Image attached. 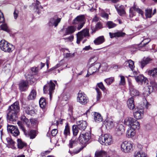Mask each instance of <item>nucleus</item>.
Here are the masks:
<instances>
[{"label":"nucleus","instance_id":"1","mask_svg":"<svg viewBox=\"0 0 157 157\" xmlns=\"http://www.w3.org/2000/svg\"><path fill=\"white\" fill-rule=\"evenodd\" d=\"M20 107L19 103L16 101L9 106L7 115L8 121L10 122L16 121L17 120V113L19 112Z\"/></svg>","mask_w":157,"mask_h":157},{"label":"nucleus","instance_id":"2","mask_svg":"<svg viewBox=\"0 0 157 157\" xmlns=\"http://www.w3.org/2000/svg\"><path fill=\"white\" fill-rule=\"evenodd\" d=\"M14 46L3 40L0 42V48L4 52L10 53L14 49Z\"/></svg>","mask_w":157,"mask_h":157},{"label":"nucleus","instance_id":"3","mask_svg":"<svg viewBox=\"0 0 157 157\" xmlns=\"http://www.w3.org/2000/svg\"><path fill=\"white\" fill-rule=\"evenodd\" d=\"M56 84H57V81L56 80H51L47 82V84L44 85V87L43 90L44 93L47 91L48 88L50 99L52 98V94L54 92L55 89Z\"/></svg>","mask_w":157,"mask_h":157},{"label":"nucleus","instance_id":"4","mask_svg":"<svg viewBox=\"0 0 157 157\" xmlns=\"http://www.w3.org/2000/svg\"><path fill=\"white\" fill-rule=\"evenodd\" d=\"M91 135L90 132H86L84 134H81L79 137V140L81 144L85 147L88 144L89 140L91 138Z\"/></svg>","mask_w":157,"mask_h":157},{"label":"nucleus","instance_id":"5","mask_svg":"<svg viewBox=\"0 0 157 157\" xmlns=\"http://www.w3.org/2000/svg\"><path fill=\"white\" fill-rule=\"evenodd\" d=\"M98 141L102 144L109 145L113 143L112 136L109 134H105L100 136L98 139Z\"/></svg>","mask_w":157,"mask_h":157},{"label":"nucleus","instance_id":"6","mask_svg":"<svg viewBox=\"0 0 157 157\" xmlns=\"http://www.w3.org/2000/svg\"><path fill=\"white\" fill-rule=\"evenodd\" d=\"M85 17L84 15H80L77 16L73 21L74 24H78L77 28L78 30L82 28L85 23Z\"/></svg>","mask_w":157,"mask_h":157},{"label":"nucleus","instance_id":"7","mask_svg":"<svg viewBox=\"0 0 157 157\" xmlns=\"http://www.w3.org/2000/svg\"><path fill=\"white\" fill-rule=\"evenodd\" d=\"M124 124L129 127V128H137L139 127L140 124L137 120L132 117H128L124 120Z\"/></svg>","mask_w":157,"mask_h":157},{"label":"nucleus","instance_id":"8","mask_svg":"<svg viewBox=\"0 0 157 157\" xmlns=\"http://www.w3.org/2000/svg\"><path fill=\"white\" fill-rule=\"evenodd\" d=\"M89 36V30L87 29H83L82 31L78 32L76 34L77 43L79 44L84 37Z\"/></svg>","mask_w":157,"mask_h":157},{"label":"nucleus","instance_id":"9","mask_svg":"<svg viewBox=\"0 0 157 157\" xmlns=\"http://www.w3.org/2000/svg\"><path fill=\"white\" fill-rule=\"evenodd\" d=\"M101 67L100 63H95L91 64V65L90 67L88 70L87 74L86 77H88L90 75L99 71V69Z\"/></svg>","mask_w":157,"mask_h":157},{"label":"nucleus","instance_id":"10","mask_svg":"<svg viewBox=\"0 0 157 157\" xmlns=\"http://www.w3.org/2000/svg\"><path fill=\"white\" fill-rule=\"evenodd\" d=\"M77 101L82 105H85L88 101L86 95L83 92L79 91L77 97Z\"/></svg>","mask_w":157,"mask_h":157},{"label":"nucleus","instance_id":"11","mask_svg":"<svg viewBox=\"0 0 157 157\" xmlns=\"http://www.w3.org/2000/svg\"><path fill=\"white\" fill-rule=\"evenodd\" d=\"M61 20V18L58 17V15H55L51 17L49 20L48 25L49 26L56 27Z\"/></svg>","mask_w":157,"mask_h":157},{"label":"nucleus","instance_id":"12","mask_svg":"<svg viewBox=\"0 0 157 157\" xmlns=\"http://www.w3.org/2000/svg\"><path fill=\"white\" fill-rule=\"evenodd\" d=\"M132 144L129 141H125L122 143L121 145V150L124 152H128L132 148Z\"/></svg>","mask_w":157,"mask_h":157},{"label":"nucleus","instance_id":"13","mask_svg":"<svg viewBox=\"0 0 157 157\" xmlns=\"http://www.w3.org/2000/svg\"><path fill=\"white\" fill-rule=\"evenodd\" d=\"M143 110L142 109H135L133 114L134 117L137 119H140L143 117Z\"/></svg>","mask_w":157,"mask_h":157},{"label":"nucleus","instance_id":"14","mask_svg":"<svg viewBox=\"0 0 157 157\" xmlns=\"http://www.w3.org/2000/svg\"><path fill=\"white\" fill-rule=\"evenodd\" d=\"M70 134V128L68 125L67 124L65 126L63 134L62 136V141L64 142L67 139V137L69 136Z\"/></svg>","mask_w":157,"mask_h":157},{"label":"nucleus","instance_id":"15","mask_svg":"<svg viewBox=\"0 0 157 157\" xmlns=\"http://www.w3.org/2000/svg\"><path fill=\"white\" fill-rule=\"evenodd\" d=\"M104 124L107 129H110L113 127L115 123L110 118H107L104 121Z\"/></svg>","mask_w":157,"mask_h":157},{"label":"nucleus","instance_id":"16","mask_svg":"<svg viewBox=\"0 0 157 157\" xmlns=\"http://www.w3.org/2000/svg\"><path fill=\"white\" fill-rule=\"evenodd\" d=\"M78 128L81 130H84L87 126V123L86 121H77V125Z\"/></svg>","mask_w":157,"mask_h":157},{"label":"nucleus","instance_id":"17","mask_svg":"<svg viewBox=\"0 0 157 157\" xmlns=\"http://www.w3.org/2000/svg\"><path fill=\"white\" fill-rule=\"evenodd\" d=\"M134 11H136L139 14H140L142 16H143V12L140 9L137 7L136 6H134L130 9L129 10V12L130 13V16H131V15H132V17H133L135 15L133 12Z\"/></svg>","mask_w":157,"mask_h":157},{"label":"nucleus","instance_id":"18","mask_svg":"<svg viewBox=\"0 0 157 157\" xmlns=\"http://www.w3.org/2000/svg\"><path fill=\"white\" fill-rule=\"evenodd\" d=\"M150 41L149 39H145L141 43V44L139 45L138 47L139 49L141 51H144L146 50L147 49L144 48V46Z\"/></svg>","mask_w":157,"mask_h":157},{"label":"nucleus","instance_id":"19","mask_svg":"<svg viewBox=\"0 0 157 157\" xmlns=\"http://www.w3.org/2000/svg\"><path fill=\"white\" fill-rule=\"evenodd\" d=\"M19 88L21 91H25L28 88V83L23 80L21 81L19 84Z\"/></svg>","mask_w":157,"mask_h":157},{"label":"nucleus","instance_id":"20","mask_svg":"<svg viewBox=\"0 0 157 157\" xmlns=\"http://www.w3.org/2000/svg\"><path fill=\"white\" fill-rule=\"evenodd\" d=\"M157 88V83H153L152 84L151 86H148L145 88L146 90V92H148L147 93H146L145 92L144 93V95L146 96H148L150 93L155 88Z\"/></svg>","mask_w":157,"mask_h":157},{"label":"nucleus","instance_id":"21","mask_svg":"<svg viewBox=\"0 0 157 157\" xmlns=\"http://www.w3.org/2000/svg\"><path fill=\"white\" fill-rule=\"evenodd\" d=\"M24 132L26 136L31 139L34 138L36 136V131L35 130H31L29 132L25 130Z\"/></svg>","mask_w":157,"mask_h":157},{"label":"nucleus","instance_id":"22","mask_svg":"<svg viewBox=\"0 0 157 157\" xmlns=\"http://www.w3.org/2000/svg\"><path fill=\"white\" fill-rule=\"evenodd\" d=\"M124 131V127L122 124H118L115 128L116 133L118 136L121 135Z\"/></svg>","mask_w":157,"mask_h":157},{"label":"nucleus","instance_id":"23","mask_svg":"<svg viewBox=\"0 0 157 157\" xmlns=\"http://www.w3.org/2000/svg\"><path fill=\"white\" fill-rule=\"evenodd\" d=\"M109 35L111 38H112L115 37H120L124 36L125 35L124 33L122 32L121 31H118L116 33H109Z\"/></svg>","mask_w":157,"mask_h":157},{"label":"nucleus","instance_id":"24","mask_svg":"<svg viewBox=\"0 0 157 157\" xmlns=\"http://www.w3.org/2000/svg\"><path fill=\"white\" fill-rule=\"evenodd\" d=\"M136 128L133 127L129 128L127 131V136L128 138H131L133 137L135 135V129Z\"/></svg>","mask_w":157,"mask_h":157},{"label":"nucleus","instance_id":"25","mask_svg":"<svg viewBox=\"0 0 157 157\" xmlns=\"http://www.w3.org/2000/svg\"><path fill=\"white\" fill-rule=\"evenodd\" d=\"M84 148V147H81L79 148H76L73 149L70 148L69 151V152L71 155H73L75 154L78 153L81 151Z\"/></svg>","mask_w":157,"mask_h":157},{"label":"nucleus","instance_id":"26","mask_svg":"<svg viewBox=\"0 0 157 157\" xmlns=\"http://www.w3.org/2000/svg\"><path fill=\"white\" fill-rule=\"evenodd\" d=\"M105 39L103 36H100L96 38L94 41V44L96 45L102 44L104 42Z\"/></svg>","mask_w":157,"mask_h":157},{"label":"nucleus","instance_id":"27","mask_svg":"<svg viewBox=\"0 0 157 157\" xmlns=\"http://www.w3.org/2000/svg\"><path fill=\"white\" fill-rule=\"evenodd\" d=\"M135 78L136 82H138L142 83L144 82V83H147L148 82L147 79L141 75L136 76Z\"/></svg>","mask_w":157,"mask_h":157},{"label":"nucleus","instance_id":"28","mask_svg":"<svg viewBox=\"0 0 157 157\" xmlns=\"http://www.w3.org/2000/svg\"><path fill=\"white\" fill-rule=\"evenodd\" d=\"M127 104L130 109H133L135 108L134 98L132 97L129 98L127 101Z\"/></svg>","mask_w":157,"mask_h":157},{"label":"nucleus","instance_id":"29","mask_svg":"<svg viewBox=\"0 0 157 157\" xmlns=\"http://www.w3.org/2000/svg\"><path fill=\"white\" fill-rule=\"evenodd\" d=\"M95 157H110L107 155V153L102 150L96 151L95 154Z\"/></svg>","mask_w":157,"mask_h":157},{"label":"nucleus","instance_id":"30","mask_svg":"<svg viewBox=\"0 0 157 157\" xmlns=\"http://www.w3.org/2000/svg\"><path fill=\"white\" fill-rule=\"evenodd\" d=\"M76 27L73 26L68 27L66 29V32L64 35L65 36L68 34L72 33L76 30Z\"/></svg>","mask_w":157,"mask_h":157},{"label":"nucleus","instance_id":"31","mask_svg":"<svg viewBox=\"0 0 157 157\" xmlns=\"http://www.w3.org/2000/svg\"><path fill=\"white\" fill-rule=\"evenodd\" d=\"M151 60L150 58L147 57L144 58L141 61L140 63L141 66V68H143Z\"/></svg>","mask_w":157,"mask_h":157},{"label":"nucleus","instance_id":"32","mask_svg":"<svg viewBox=\"0 0 157 157\" xmlns=\"http://www.w3.org/2000/svg\"><path fill=\"white\" fill-rule=\"evenodd\" d=\"M94 119L96 122H101L102 121L103 118L100 113H95L94 115Z\"/></svg>","mask_w":157,"mask_h":157},{"label":"nucleus","instance_id":"33","mask_svg":"<svg viewBox=\"0 0 157 157\" xmlns=\"http://www.w3.org/2000/svg\"><path fill=\"white\" fill-rule=\"evenodd\" d=\"M77 143L78 141L74 137H72L71 139L69 141V145L70 148H72L73 147L75 146Z\"/></svg>","mask_w":157,"mask_h":157},{"label":"nucleus","instance_id":"34","mask_svg":"<svg viewBox=\"0 0 157 157\" xmlns=\"http://www.w3.org/2000/svg\"><path fill=\"white\" fill-rule=\"evenodd\" d=\"M148 74L154 78L156 77H157V68H154L153 69L149 71Z\"/></svg>","mask_w":157,"mask_h":157},{"label":"nucleus","instance_id":"35","mask_svg":"<svg viewBox=\"0 0 157 157\" xmlns=\"http://www.w3.org/2000/svg\"><path fill=\"white\" fill-rule=\"evenodd\" d=\"M26 146V144L23 142L21 139H17V146L19 148L22 149Z\"/></svg>","mask_w":157,"mask_h":157},{"label":"nucleus","instance_id":"36","mask_svg":"<svg viewBox=\"0 0 157 157\" xmlns=\"http://www.w3.org/2000/svg\"><path fill=\"white\" fill-rule=\"evenodd\" d=\"M36 90H32L28 97V99L29 100H33L35 99L36 97Z\"/></svg>","mask_w":157,"mask_h":157},{"label":"nucleus","instance_id":"37","mask_svg":"<svg viewBox=\"0 0 157 157\" xmlns=\"http://www.w3.org/2000/svg\"><path fill=\"white\" fill-rule=\"evenodd\" d=\"M131 95L132 96H138L139 95V92L136 90L132 88H131L130 89Z\"/></svg>","mask_w":157,"mask_h":157},{"label":"nucleus","instance_id":"38","mask_svg":"<svg viewBox=\"0 0 157 157\" xmlns=\"http://www.w3.org/2000/svg\"><path fill=\"white\" fill-rule=\"evenodd\" d=\"M39 104L41 108L42 109L44 108L46 105V103L45 100L44 98H40L39 101Z\"/></svg>","mask_w":157,"mask_h":157},{"label":"nucleus","instance_id":"39","mask_svg":"<svg viewBox=\"0 0 157 157\" xmlns=\"http://www.w3.org/2000/svg\"><path fill=\"white\" fill-rule=\"evenodd\" d=\"M135 157H147V155L142 151H139L135 153Z\"/></svg>","mask_w":157,"mask_h":157},{"label":"nucleus","instance_id":"40","mask_svg":"<svg viewBox=\"0 0 157 157\" xmlns=\"http://www.w3.org/2000/svg\"><path fill=\"white\" fill-rule=\"evenodd\" d=\"M24 111L28 115H31L34 112V111L32 109H30L29 107L28 106L24 108Z\"/></svg>","mask_w":157,"mask_h":157},{"label":"nucleus","instance_id":"41","mask_svg":"<svg viewBox=\"0 0 157 157\" xmlns=\"http://www.w3.org/2000/svg\"><path fill=\"white\" fill-rule=\"evenodd\" d=\"M152 9H146L145 10V15L146 18H150L152 15Z\"/></svg>","mask_w":157,"mask_h":157},{"label":"nucleus","instance_id":"42","mask_svg":"<svg viewBox=\"0 0 157 157\" xmlns=\"http://www.w3.org/2000/svg\"><path fill=\"white\" fill-rule=\"evenodd\" d=\"M126 64H128L129 68L132 70L134 67V62L131 59L129 60L128 61L125 62Z\"/></svg>","mask_w":157,"mask_h":157},{"label":"nucleus","instance_id":"43","mask_svg":"<svg viewBox=\"0 0 157 157\" xmlns=\"http://www.w3.org/2000/svg\"><path fill=\"white\" fill-rule=\"evenodd\" d=\"M21 120L25 122L28 127H29L30 124L28 119L24 115H22L21 117Z\"/></svg>","mask_w":157,"mask_h":157},{"label":"nucleus","instance_id":"44","mask_svg":"<svg viewBox=\"0 0 157 157\" xmlns=\"http://www.w3.org/2000/svg\"><path fill=\"white\" fill-rule=\"evenodd\" d=\"M72 129L74 136H77L78 132V129L77 126L75 125H73L72 127Z\"/></svg>","mask_w":157,"mask_h":157},{"label":"nucleus","instance_id":"45","mask_svg":"<svg viewBox=\"0 0 157 157\" xmlns=\"http://www.w3.org/2000/svg\"><path fill=\"white\" fill-rule=\"evenodd\" d=\"M106 25L109 29H111L115 27L117 25L112 21H108L107 22Z\"/></svg>","mask_w":157,"mask_h":157},{"label":"nucleus","instance_id":"46","mask_svg":"<svg viewBox=\"0 0 157 157\" xmlns=\"http://www.w3.org/2000/svg\"><path fill=\"white\" fill-rule=\"evenodd\" d=\"M114 81V78L113 77H111L105 79L104 81L105 83L108 85L111 84Z\"/></svg>","mask_w":157,"mask_h":157},{"label":"nucleus","instance_id":"47","mask_svg":"<svg viewBox=\"0 0 157 157\" xmlns=\"http://www.w3.org/2000/svg\"><path fill=\"white\" fill-rule=\"evenodd\" d=\"M14 136H18L20 133L19 131L16 126L13 131H12L11 133Z\"/></svg>","mask_w":157,"mask_h":157},{"label":"nucleus","instance_id":"48","mask_svg":"<svg viewBox=\"0 0 157 157\" xmlns=\"http://www.w3.org/2000/svg\"><path fill=\"white\" fill-rule=\"evenodd\" d=\"M96 90L97 92V100L99 101L101 98V93L100 90L98 88H96Z\"/></svg>","mask_w":157,"mask_h":157},{"label":"nucleus","instance_id":"49","mask_svg":"<svg viewBox=\"0 0 157 157\" xmlns=\"http://www.w3.org/2000/svg\"><path fill=\"white\" fill-rule=\"evenodd\" d=\"M31 124L36 126L38 124V122L37 120L35 118H31L30 119Z\"/></svg>","mask_w":157,"mask_h":157},{"label":"nucleus","instance_id":"50","mask_svg":"<svg viewBox=\"0 0 157 157\" xmlns=\"http://www.w3.org/2000/svg\"><path fill=\"white\" fill-rule=\"evenodd\" d=\"M16 126L8 124L7 126V130L8 132L11 133L12 131L14 130Z\"/></svg>","mask_w":157,"mask_h":157},{"label":"nucleus","instance_id":"51","mask_svg":"<svg viewBox=\"0 0 157 157\" xmlns=\"http://www.w3.org/2000/svg\"><path fill=\"white\" fill-rule=\"evenodd\" d=\"M6 141L8 144H10L12 146H14L15 142L10 138H7L6 139Z\"/></svg>","mask_w":157,"mask_h":157},{"label":"nucleus","instance_id":"52","mask_svg":"<svg viewBox=\"0 0 157 157\" xmlns=\"http://www.w3.org/2000/svg\"><path fill=\"white\" fill-rule=\"evenodd\" d=\"M1 29L6 32H8L9 29H8V27L6 24H3L1 25Z\"/></svg>","mask_w":157,"mask_h":157},{"label":"nucleus","instance_id":"53","mask_svg":"<svg viewBox=\"0 0 157 157\" xmlns=\"http://www.w3.org/2000/svg\"><path fill=\"white\" fill-rule=\"evenodd\" d=\"M98 86L102 90L104 91L105 89L104 85L102 82L98 83L97 84Z\"/></svg>","mask_w":157,"mask_h":157},{"label":"nucleus","instance_id":"54","mask_svg":"<svg viewBox=\"0 0 157 157\" xmlns=\"http://www.w3.org/2000/svg\"><path fill=\"white\" fill-rule=\"evenodd\" d=\"M121 81L120 82V85H124L125 83V78L124 76L120 75Z\"/></svg>","mask_w":157,"mask_h":157},{"label":"nucleus","instance_id":"55","mask_svg":"<svg viewBox=\"0 0 157 157\" xmlns=\"http://www.w3.org/2000/svg\"><path fill=\"white\" fill-rule=\"evenodd\" d=\"M75 56V53H66L65 54V57L67 58H71L74 57Z\"/></svg>","mask_w":157,"mask_h":157},{"label":"nucleus","instance_id":"56","mask_svg":"<svg viewBox=\"0 0 157 157\" xmlns=\"http://www.w3.org/2000/svg\"><path fill=\"white\" fill-rule=\"evenodd\" d=\"M101 15L102 17L105 18L106 20H107L108 19V14L105 12H102L101 13Z\"/></svg>","mask_w":157,"mask_h":157},{"label":"nucleus","instance_id":"57","mask_svg":"<svg viewBox=\"0 0 157 157\" xmlns=\"http://www.w3.org/2000/svg\"><path fill=\"white\" fill-rule=\"evenodd\" d=\"M17 124H18V126L20 127V128L22 129V130L24 132L25 129V128L23 126V124H22V123L20 121H18L17 122Z\"/></svg>","mask_w":157,"mask_h":157},{"label":"nucleus","instance_id":"58","mask_svg":"<svg viewBox=\"0 0 157 157\" xmlns=\"http://www.w3.org/2000/svg\"><path fill=\"white\" fill-rule=\"evenodd\" d=\"M32 72L34 73V74H37L38 71V68L37 67H34L31 68Z\"/></svg>","mask_w":157,"mask_h":157},{"label":"nucleus","instance_id":"59","mask_svg":"<svg viewBox=\"0 0 157 157\" xmlns=\"http://www.w3.org/2000/svg\"><path fill=\"white\" fill-rule=\"evenodd\" d=\"M5 19L3 13L0 10V22H3Z\"/></svg>","mask_w":157,"mask_h":157},{"label":"nucleus","instance_id":"60","mask_svg":"<svg viewBox=\"0 0 157 157\" xmlns=\"http://www.w3.org/2000/svg\"><path fill=\"white\" fill-rule=\"evenodd\" d=\"M117 10L119 14L120 15L125 13V11L124 9H117Z\"/></svg>","mask_w":157,"mask_h":157},{"label":"nucleus","instance_id":"61","mask_svg":"<svg viewBox=\"0 0 157 157\" xmlns=\"http://www.w3.org/2000/svg\"><path fill=\"white\" fill-rule=\"evenodd\" d=\"M102 25L100 22H98L96 25L95 28L96 29H100L102 28Z\"/></svg>","mask_w":157,"mask_h":157},{"label":"nucleus","instance_id":"62","mask_svg":"<svg viewBox=\"0 0 157 157\" xmlns=\"http://www.w3.org/2000/svg\"><path fill=\"white\" fill-rule=\"evenodd\" d=\"M58 131L57 129H55L52 130L51 132V135L52 136H55L57 134Z\"/></svg>","mask_w":157,"mask_h":157},{"label":"nucleus","instance_id":"63","mask_svg":"<svg viewBox=\"0 0 157 157\" xmlns=\"http://www.w3.org/2000/svg\"><path fill=\"white\" fill-rule=\"evenodd\" d=\"M40 2L37 1V0H36V5L35 6V8L36 9V10H38V8H39V4H40Z\"/></svg>","mask_w":157,"mask_h":157},{"label":"nucleus","instance_id":"64","mask_svg":"<svg viewBox=\"0 0 157 157\" xmlns=\"http://www.w3.org/2000/svg\"><path fill=\"white\" fill-rule=\"evenodd\" d=\"M60 66L59 64H57L56 66H55V67H53L52 68L50 69V70H54L55 69H56L59 67Z\"/></svg>","mask_w":157,"mask_h":157}]
</instances>
